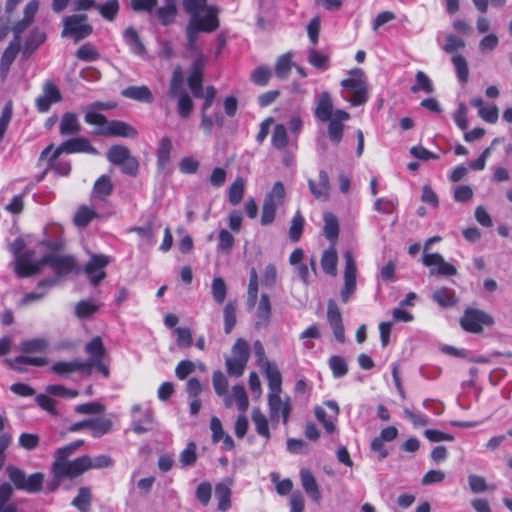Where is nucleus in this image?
<instances>
[{
    "instance_id": "obj_1",
    "label": "nucleus",
    "mask_w": 512,
    "mask_h": 512,
    "mask_svg": "<svg viewBox=\"0 0 512 512\" xmlns=\"http://www.w3.org/2000/svg\"><path fill=\"white\" fill-rule=\"evenodd\" d=\"M350 77L341 81L342 88L351 94L344 97L352 106H360L368 100V85L364 72L355 68L351 70Z\"/></svg>"
},
{
    "instance_id": "obj_2",
    "label": "nucleus",
    "mask_w": 512,
    "mask_h": 512,
    "mask_svg": "<svg viewBox=\"0 0 512 512\" xmlns=\"http://www.w3.org/2000/svg\"><path fill=\"white\" fill-rule=\"evenodd\" d=\"M88 17L85 14H73L66 16L62 20L63 38H72L75 43L87 38L93 32V28L87 23Z\"/></svg>"
},
{
    "instance_id": "obj_3",
    "label": "nucleus",
    "mask_w": 512,
    "mask_h": 512,
    "mask_svg": "<svg viewBox=\"0 0 512 512\" xmlns=\"http://www.w3.org/2000/svg\"><path fill=\"white\" fill-rule=\"evenodd\" d=\"M6 472L8 478L18 490H23L31 494L38 493L42 490L44 481V475L42 473L37 472L26 477L24 471L12 465L6 468Z\"/></svg>"
},
{
    "instance_id": "obj_4",
    "label": "nucleus",
    "mask_w": 512,
    "mask_h": 512,
    "mask_svg": "<svg viewBox=\"0 0 512 512\" xmlns=\"http://www.w3.org/2000/svg\"><path fill=\"white\" fill-rule=\"evenodd\" d=\"M285 198V188L282 182L277 181L274 183L271 191L267 193L264 198L262 213H261V224L269 225L271 224L276 215V211L279 206H281L284 202Z\"/></svg>"
},
{
    "instance_id": "obj_5",
    "label": "nucleus",
    "mask_w": 512,
    "mask_h": 512,
    "mask_svg": "<svg viewBox=\"0 0 512 512\" xmlns=\"http://www.w3.org/2000/svg\"><path fill=\"white\" fill-rule=\"evenodd\" d=\"M493 324L494 320L492 316L482 310L474 308H467L460 319L461 327L465 331L475 334L481 333L483 326H492Z\"/></svg>"
},
{
    "instance_id": "obj_6",
    "label": "nucleus",
    "mask_w": 512,
    "mask_h": 512,
    "mask_svg": "<svg viewBox=\"0 0 512 512\" xmlns=\"http://www.w3.org/2000/svg\"><path fill=\"white\" fill-rule=\"evenodd\" d=\"M88 455L80 456L72 461L53 463L52 470L58 479L76 478L88 471Z\"/></svg>"
},
{
    "instance_id": "obj_7",
    "label": "nucleus",
    "mask_w": 512,
    "mask_h": 512,
    "mask_svg": "<svg viewBox=\"0 0 512 512\" xmlns=\"http://www.w3.org/2000/svg\"><path fill=\"white\" fill-rule=\"evenodd\" d=\"M201 12H204L203 16H201L200 13L190 16L188 24L192 25L200 32L211 33L215 31L219 27L218 8L216 6L209 5Z\"/></svg>"
},
{
    "instance_id": "obj_8",
    "label": "nucleus",
    "mask_w": 512,
    "mask_h": 512,
    "mask_svg": "<svg viewBox=\"0 0 512 512\" xmlns=\"http://www.w3.org/2000/svg\"><path fill=\"white\" fill-rule=\"evenodd\" d=\"M94 134L106 137H123L134 139L138 136V131L132 125L124 121L107 120L105 124L95 128Z\"/></svg>"
},
{
    "instance_id": "obj_9",
    "label": "nucleus",
    "mask_w": 512,
    "mask_h": 512,
    "mask_svg": "<svg viewBox=\"0 0 512 512\" xmlns=\"http://www.w3.org/2000/svg\"><path fill=\"white\" fill-rule=\"evenodd\" d=\"M344 285L340 291L342 302L347 303L356 290V263L350 251L345 252Z\"/></svg>"
},
{
    "instance_id": "obj_10",
    "label": "nucleus",
    "mask_w": 512,
    "mask_h": 512,
    "mask_svg": "<svg viewBox=\"0 0 512 512\" xmlns=\"http://www.w3.org/2000/svg\"><path fill=\"white\" fill-rule=\"evenodd\" d=\"M42 266L48 265L59 278L72 272L75 259L69 255L49 253L41 258Z\"/></svg>"
},
{
    "instance_id": "obj_11",
    "label": "nucleus",
    "mask_w": 512,
    "mask_h": 512,
    "mask_svg": "<svg viewBox=\"0 0 512 512\" xmlns=\"http://www.w3.org/2000/svg\"><path fill=\"white\" fill-rule=\"evenodd\" d=\"M281 393L268 394L269 416L272 422H277L282 417L284 425L288 423L289 415L292 410L290 398L284 400L280 396Z\"/></svg>"
},
{
    "instance_id": "obj_12",
    "label": "nucleus",
    "mask_w": 512,
    "mask_h": 512,
    "mask_svg": "<svg viewBox=\"0 0 512 512\" xmlns=\"http://www.w3.org/2000/svg\"><path fill=\"white\" fill-rule=\"evenodd\" d=\"M422 263L424 266L433 267L429 271L430 275L454 276L457 274V269L446 262L439 253H423Z\"/></svg>"
},
{
    "instance_id": "obj_13",
    "label": "nucleus",
    "mask_w": 512,
    "mask_h": 512,
    "mask_svg": "<svg viewBox=\"0 0 512 512\" xmlns=\"http://www.w3.org/2000/svg\"><path fill=\"white\" fill-rule=\"evenodd\" d=\"M109 264V258L102 254H94L84 267V272L87 275L90 283L93 286L99 283L106 277L105 267Z\"/></svg>"
},
{
    "instance_id": "obj_14",
    "label": "nucleus",
    "mask_w": 512,
    "mask_h": 512,
    "mask_svg": "<svg viewBox=\"0 0 512 512\" xmlns=\"http://www.w3.org/2000/svg\"><path fill=\"white\" fill-rule=\"evenodd\" d=\"M34 255V251L27 250L24 251L22 255H18V257L14 260V270L15 273L19 277H30L39 273L43 266L41 263V259L33 262L32 257Z\"/></svg>"
},
{
    "instance_id": "obj_15",
    "label": "nucleus",
    "mask_w": 512,
    "mask_h": 512,
    "mask_svg": "<svg viewBox=\"0 0 512 512\" xmlns=\"http://www.w3.org/2000/svg\"><path fill=\"white\" fill-rule=\"evenodd\" d=\"M88 153L96 155L98 151L90 144L89 140L83 137L72 138L63 142L54 149L53 158H58L61 153Z\"/></svg>"
},
{
    "instance_id": "obj_16",
    "label": "nucleus",
    "mask_w": 512,
    "mask_h": 512,
    "mask_svg": "<svg viewBox=\"0 0 512 512\" xmlns=\"http://www.w3.org/2000/svg\"><path fill=\"white\" fill-rule=\"evenodd\" d=\"M61 100V94L55 84L50 81L45 82L43 85V93L35 100V105L39 112H47L53 103Z\"/></svg>"
},
{
    "instance_id": "obj_17",
    "label": "nucleus",
    "mask_w": 512,
    "mask_h": 512,
    "mask_svg": "<svg viewBox=\"0 0 512 512\" xmlns=\"http://www.w3.org/2000/svg\"><path fill=\"white\" fill-rule=\"evenodd\" d=\"M115 106L116 104L113 102L96 101L85 108L84 120L87 124L99 127L107 121L106 117L99 113V111L110 110Z\"/></svg>"
},
{
    "instance_id": "obj_18",
    "label": "nucleus",
    "mask_w": 512,
    "mask_h": 512,
    "mask_svg": "<svg viewBox=\"0 0 512 512\" xmlns=\"http://www.w3.org/2000/svg\"><path fill=\"white\" fill-rule=\"evenodd\" d=\"M327 321L331 329L333 330L335 339L340 343H344L345 332L342 321V315L339 308L337 307L336 303L333 300H330L328 302Z\"/></svg>"
},
{
    "instance_id": "obj_19",
    "label": "nucleus",
    "mask_w": 512,
    "mask_h": 512,
    "mask_svg": "<svg viewBox=\"0 0 512 512\" xmlns=\"http://www.w3.org/2000/svg\"><path fill=\"white\" fill-rule=\"evenodd\" d=\"M53 145H48L42 152L39 158V164L47 160L48 169L54 170L58 175L67 176L71 171V165L68 161L57 160L53 158Z\"/></svg>"
},
{
    "instance_id": "obj_20",
    "label": "nucleus",
    "mask_w": 512,
    "mask_h": 512,
    "mask_svg": "<svg viewBox=\"0 0 512 512\" xmlns=\"http://www.w3.org/2000/svg\"><path fill=\"white\" fill-rule=\"evenodd\" d=\"M308 186L311 194L317 200L327 201L329 199L331 186L328 173L325 170H320L318 183L309 179Z\"/></svg>"
},
{
    "instance_id": "obj_21",
    "label": "nucleus",
    "mask_w": 512,
    "mask_h": 512,
    "mask_svg": "<svg viewBox=\"0 0 512 512\" xmlns=\"http://www.w3.org/2000/svg\"><path fill=\"white\" fill-rule=\"evenodd\" d=\"M51 371L59 376H67L74 372H81L83 375L87 376L88 364H84V361L80 359L59 361L51 366Z\"/></svg>"
},
{
    "instance_id": "obj_22",
    "label": "nucleus",
    "mask_w": 512,
    "mask_h": 512,
    "mask_svg": "<svg viewBox=\"0 0 512 512\" xmlns=\"http://www.w3.org/2000/svg\"><path fill=\"white\" fill-rule=\"evenodd\" d=\"M233 480L226 478L222 482H219L215 486V496L218 501V510L226 511L231 507V486Z\"/></svg>"
},
{
    "instance_id": "obj_23",
    "label": "nucleus",
    "mask_w": 512,
    "mask_h": 512,
    "mask_svg": "<svg viewBox=\"0 0 512 512\" xmlns=\"http://www.w3.org/2000/svg\"><path fill=\"white\" fill-rule=\"evenodd\" d=\"M85 352L90 356L87 361H84V364H88L87 376L91 375L93 362H99V360H103L105 349L100 337H94L90 342H88L85 346Z\"/></svg>"
},
{
    "instance_id": "obj_24",
    "label": "nucleus",
    "mask_w": 512,
    "mask_h": 512,
    "mask_svg": "<svg viewBox=\"0 0 512 512\" xmlns=\"http://www.w3.org/2000/svg\"><path fill=\"white\" fill-rule=\"evenodd\" d=\"M46 40V34L39 28L30 31L24 43L22 54L24 58H29Z\"/></svg>"
},
{
    "instance_id": "obj_25",
    "label": "nucleus",
    "mask_w": 512,
    "mask_h": 512,
    "mask_svg": "<svg viewBox=\"0 0 512 512\" xmlns=\"http://www.w3.org/2000/svg\"><path fill=\"white\" fill-rule=\"evenodd\" d=\"M271 317V303L269 295L266 293L261 294L260 301L256 311L255 327L260 329L266 327L270 322Z\"/></svg>"
},
{
    "instance_id": "obj_26",
    "label": "nucleus",
    "mask_w": 512,
    "mask_h": 512,
    "mask_svg": "<svg viewBox=\"0 0 512 512\" xmlns=\"http://www.w3.org/2000/svg\"><path fill=\"white\" fill-rule=\"evenodd\" d=\"M262 369L264 370L268 381V387L270 390L269 394L281 393L282 376L277 366L270 362H265V367Z\"/></svg>"
},
{
    "instance_id": "obj_27",
    "label": "nucleus",
    "mask_w": 512,
    "mask_h": 512,
    "mask_svg": "<svg viewBox=\"0 0 512 512\" xmlns=\"http://www.w3.org/2000/svg\"><path fill=\"white\" fill-rule=\"evenodd\" d=\"M333 113V104L328 92H322L319 95L317 106L315 109V117L322 121L327 122L331 119Z\"/></svg>"
},
{
    "instance_id": "obj_28",
    "label": "nucleus",
    "mask_w": 512,
    "mask_h": 512,
    "mask_svg": "<svg viewBox=\"0 0 512 512\" xmlns=\"http://www.w3.org/2000/svg\"><path fill=\"white\" fill-rule=\"evenodd\" d=\"M300 478L305 492L313 501L319 502L321 499V493L313 474L308 469H302L300 471Z\"/></svg>"
},
{
    "instance_id": "obj_29",
    "label": "nucleus",
    "mask_w": 512,
    "mask_h": 512,
    "mask_svg": "<svg viewBox=\"0 0 512 512\" xmlns=\"http://www.w3.org/2000/svg\"><path fill=\"white\" fill-rule=\"evenodd\" d=\"M124 42L129 47V50L138 56H143L146 53V48L141 41L137 31L133 27H128L123 33Z\"/></svg>"
},
{
    "instance_id": "obj_30",
    "label": "nucleus",
    "mask_w": 512,
    "mask_h": 512,
    "mask_svg": "<svg viewBox=\"0 0 512 512\" xmlns=\"http://www.w3.org/2000/svg\"><path fill=\"white\" fill-rule=\"evenodd\" d=\"M177 16V2L164 1V5L157 8L156 17L163 26H169L175 22Z\"/></svg>"
},
{
    "instance_id": "obj_31",
    "label": "nucleus",
    "mask_w": 512,
    "mask_h": 512,
    "mask_svg": "<svg viewBox=\"0 0 512 512\" xmlns=\"http://www.w3.org/2000/svg\"><path fill=\"white\" fill-rule=\"evenodd\" d=\"M324 227L323 233L324 236L331 242V245L335 246L336 241L339 235V223L337 217L330 213L326 212L323 215Z\"/></svg>"
},
{
    "instance_id": "obj_32",
    "label": "nucleus",
    "mask_w": 512,
    "mask_h": 512,
    "mask_svg": "<svg viewBox=\"0 0 512 512\" xmlns=\"http://www.w3.org/2000/svg\"><path fill=\"white\" fill-rule=\"evenodd\" d=\"M122 95L128 99L139 102L151 103L153 95L147 86H129L122 91Z\"/></svg>"
},
{
    "instance_id": "obj_33",
    "label": "nucleus",
    "mask_w": 512,
    "mask_h": 512,
    "mask_svg": "<svg viewBox=\"0 0 512 512\" xmlns=\"http://www.w3.org/2000/svg\"><path fill=\"white\" fill-rule=\"evenodd\" d=\"M5 363L16 371H22L21 365H32L42 367L48 363L44 357L17 356L14 359H6Z\"/></svg>"
},
{
    "instance_id": "obj_34",
    "label": "nucleus",
    "mask_w": 512,
    "mask_h": 512,
    "mask_svg": "<svg viewBox=\"0 0 512 512\" xmlns=\"http://www.w3.org/2000/svg\"><path fill=\"white\" fill-rule=\"evenodd\" d=\"M432 299L443 308L453 307L457 303L454 290L446 287L436 289L432 294Z\"/></svg>"
},
{
    "instance_id": "obj_35",
    "label": "nucleus",
    "mask_w": 512,
    "mask_h": 512,
    "mask_svg": "<svg viewBox=\"0 0 512 512\" xmlns=\"http://www.w3.org/2000/svg\"><path fill=\"white\" fill-rule=\"evenodd\" d=\"M337 251L335 246L331 245L328 249L324 250L321 257V267L326 274L335 276L337 274Z\"/></svg>"
},
{
    "instance_id": "obj_36",
    "label": "nucleus",
    "mask_w": 512,
    "mask_h": 512,
    "mask_svg": "<svg viewBox=\"0 0 512 512\" xmlns=\"http://www.w3.org/2000/svg\"><path fill=\"white\" fill-rule=\"evenodd\" d=\"M80 130L81 126L76 114L68 112L62 116L59 126V131L61 135H74L79 133Z\"/></svg>"
},
{
    "instance_id": "obj_37",
    "label": "nucleus",
    "mask_w": 512,
    "mask_h": 512,
    "mask_svg": "<svg viewBox=\"0 0 512 512\" xmlns=\"http://www.w3.org/2000/svg\"><path fill=\"white\" fill-rule=\"evenodd\" d=\"M212 384L217 395L225 396L224 403L226 407L232 406V398L227 396L228 381L223 372L215 371L212 376Z\"/></svg>"
},
{
    "instance_id": "obj_38",
    "label": "nucleus",
    "mask_w": 512,
    "mask_h": 512,
    "mask_svg": "<svg viewBox=\"0 0 512 512\" xmlns=\"http://www.w3.org/2000/svg\"><path fill=\"white\" fill-rule=\"evenodd\" d=\"M20 50V43L11 41L9 45L4 50L1 62H0V70L2 74H6L12 63L14 62L18 52Z\"/></svg>"
},
{
    "instance_id": "obj_39",
    "label": "nucleus",
    "mask_w": 512,
    "mask_h": 512,
    "mask_svg": "<svg viewBox=\"0 0 512 512\" xmlns=\"http://www.w3.org/2000/svg\"><path fill=\"white\" fill-rule=\"evenodd\" d=\"M113 427V423L107 418H93L90 419L89 430L94 438H100L108 434Z\"/></svg>"
},
{
    "instance_id": "obj_40",
    "label": "nucleus",
    "mask_w": 512,
    "mask_h": 512,
    "mask_svg": "<svg viewBox=\"0 0 512 512\" xmlns=\"http://www.w3.org/2000/svg\"><path fill=\"white\" fill-rule=\"evenodd\" d=\"M13 488L9 483L0 485V512H17L15 503L10 502Z\"/></svg>"
},
{
    "instance_id": "obj_41",
    "label": "nucleus",
    "mask_w": 512,
    "mask_h": 512,
    "mask_svg": "<svg viewBox=\"0 0 512 512\" xmlns=\"http://www.w3.org/2000/svg\"><path fill=\"white\" fill-rule=\"evenodd\" d=\"M251 417L257 434L266 439H269L271 435L267 417L261 412L259 408H254L252 410Z\"/></svg>"
},
{
    "instance_id": "obj_42",
    "label": "nucleus",
    "mask_w": 512,
    "mask_h": 512,
    "mask_svg": "<svg viewBox=\"0 0 512 512\" xmlns=\"http://www.w3.org/2000/svg\"><path fill=\"white\" fill-rule=\"evenodd\" d=\"M171 149V140L168 137L162 138L157 150V164L159 169L164 170L167 167L170 161Z\"/></svg>"
},
{
    "instance_id": "obj_43",
    "label": "nucleus",
    "mask_w": 512,
    "mask_h": 512,
    "mask_svg": "<svg viewBox=\"0 0 512 512\" xmlns=\"http://www.w3.org/2000/svg\"><path fill=\"white\" fill-rule=\"evenodd\" d=\"M410 90L412 93L423 91L427 94H432L434 92V85L431 79L423 71H417L415 75V84Z\"/></svg>"
},
{
    "instance_id": "obj_44",
    "label": "nucleus",
    "mask_w": 512,
    "mask_h": 512,
    "mask_svg": "<svg viewBox=\"0 0 512 512\" xmlns=\"http://www.w3.org/2000/svg\"><path fill=\"white\" fill-rule=\"evenodd\" d=\"M84 444L83 440H77L75 442H72L68 445H65L61 448H58L54 454V462L53 463H59V462H67L69 461V457L75 453L82 445Z\"/></svg>"
},
{
    "instance_id": "obj_45",
    "label": "nucleus",
    "mask_w": 512,
    "mask_h": 512,
    "mask_svg": "<svg viewBox=\"0 0 512 512\" xmlns=\"http://www.w3.org/2000/svg\"><path fill=\"white\" fill-rule=\"evenodd\" d=\"M131 155L130 150L123 145H113L107 152V159L114 165H120Z\"/></svg>"
},
{
    "instance_id": "obj_46",
    "label": "nucleus",
    "mask_w": 512,
    "mask_h": 512,
    "mask_svg": "<svg viewBox=\"0 0 512 512\" xmlns=\"http://www.w3.org/2000/svg\"><path fill=\"white\" fill-rule=\"evenodd\" d=\"M291 68V53H285L277 59L274 72L279 79H286L290 74Z\"/></svg>"
},
{
    "instance_id": "obj_47",
    "label": "nucleus",
    "mask_w": 512,
    "mask_h": 512,
    "mask_svg": "<svg viewBox=\"0 0 512 512\" xmlns=\"http://www.w3.org/2000/svg\"><path fill=\"white\" fill-rule=\"evenodd\" d=\"M91 503V490L88 487H81L77 496L73 499L72 505L80 512H88Z\"/></svg>"
},
{
    "instance_id": "obj_48",
    "label": "nucleus",
    "mask_w": 512,
    "mask_h": 512,
    "mask_svg": "<svg viewBox=\"0 0 512 512\" xmlns=\"http://www.w3.org/2000/svg\"><path fill=\"white\" fill-rule=\"evenodd\" d=\"M305 219L300 211H297L293 216L289 228V238L292 242H298L301 238Z\"/></svg>"
},
{
    "instance_id": "obj_49",
    "label": "nucleus",
    "mask_w": 512,
    "mask_h": 512,
    "mask_svg": "<svg viewBox=\"0 0 512 512\" xmlns=\"http://www.w3.org/2000/svg\"><path fill=\"white\" fill-rule=\"evenodd\" d=\"M245 189V182L242 178H237L228 189V199L232 205H237L241 202Z\"/></svg>"
},
{
    "instance_id": "obj_50",
    "label": "nucleus",
    "mask_w": 512,
    "mask_h": 512,
    "mask_svg": "<svg viewBox=\"0 0 512 512\" xmlns=\"http://www.w3.org/2000/svg\"><path fill=\"white\" fill-rule=\"evenodd\" d=\"M224 314V331L226 334L231 333L236 324V302L229 301L223 310Z\"/></svg>"
},
{
    "instance_id": "obj_51",
    "label": "nucleus",
    "mask_w": 512,
    "mask_h": 512,
    "mask_svg": "<svg viewBox=\"0 0 512 512\" xmlns=\"http://www.w3.org/2000/svg\"><path fill=\"white\" fill-rule=\"evenodd\" d=\"M271 143L278 150L284 149L288 144L287 130L283 124H277L274 127Z\"/></svg>"
},
{
    "instance_id": "obj_52",
    "label": "nucleus",
    "mask_w": 512,
    "mask_h": 512,
    "mask_svg": "<svg viewBox=\"0 0 512 512\" xmlns=\"http://www.w3.org/2000/svg\"><path fill=\"white\" fill-rule=\"evenodd\" d=\"M182 93H187L184 89V80L181 72L177 69L173 72V75L169 84L168 94L171 98L179 97Z\"/></svg>"
},
{
    "instance_id": "obj_53",
    "label": "nucleus",
    "mask_w": 512,
    "mask_h": 512,
    "mask_svg": "<svg viewBox=\"0 0 512 512\" xmlns=\"http://www.w3.org/2000/svg\"><path fill=\"white\" fill-rule=\"evenodd\" d=\"M468 485L470 490L475 493H483L488 490H494V485H488L485 478L480 475L471 474L468 476Z\"/></svg>"
},
{
    "instance_id": "obj_54",
    "label": "nucleus",
    "mask_w": 512,
    "mask_h": 512,
    "mask_svg": "<svg viewBox=\"0 0 512 512\" xmlns=\"http://www.w3.org/2000/svg\"><path fill=\"white\" fill-rule=\"evenodd\" d=\"M452 63L456 70L459 81L466 83L469 77V70L466 59L461 54H455L452 57Z\"/></svg>"
},
{
    "instance_id": "obj_55",
    "label": "nucleus",
    "mask_w": 512,
    "mask_h": 512,
    "mask_svg": "<svg viewBox=\"0 0 512 512\" xmlns=\"http://www.w3.org/2000/svg\"><path fill=\"white\" fill-rule=\"evenodd\" d=\"M99 310V305L88 301L82 300L75 305V315L79 319H84L92 316Z\"/></svg>"
},
{
    "instance_id": "obj_56",
    "label": "nucleus",
    "mask_w": 512,
    "mask_h": 512,
    "mask_svg": "<svg viewBox=\"0 0 512 512\" xmlns=\"http://www.w3.org/2000/svg\"><path fill=\"white\" fill-rule=\"evenodd\" d=\"M272 71L268 66L262 65L251 73V81L258 86H266L271 78Z\"/></svg>"
},
{
    "instance_id": "obj_57",
    "label": "nucleus",
    "mask_w": 512,
    "mask_h": 512,
    "mask_svg": "<svg viewBox=\"0 0 512 512\" xmlns=\"http://www.w3.org/2000/svg\"><path fill=\"white\" fill-rule=\"evenodd\" d=\"M113 191V185L108 176L102 175L94 184V193L100 199L109 196Z\"/></svg>"
},
{
    "instance_id": "obj_58",
    "label": "nucleus",
    "mask_w": 512,
    "mask_h": 512,
    "mask_svg": "<svg viewBox=\"0 0 512 512\" xmlns=\"http://www.w3.org/2000/svg\"><path fill=\"white\" fill-rule=\"evenodd\" d=\"M96 216L97 214L93 209L87 206H81L75 213L74 223L78 227H86Z\"/></svg>"
},
{
    "instance_id": "obj_59",
    "label": "nucleus",
    "mask_w": 512,
    "mask_h": 512,
    "mask_svg": "<svg viewBox=\"0 0 512 512\" xmlns=\"http://www.w3.org/2000/svg\"><path fill=\"white\" fill-rule=\"evenodd\" d=\"M48 346V342L43 338H35L23 341L20 350L23 353H37L44 351Z\"/></svg>"
},
{
    "instance_id": "obj_60",
    "label": "nucleus",
    "mask_w": 512,
    "mask_h": 512,
    "mask_svg": "<svg viewBox=\"0 0 512 512\" xmlns=\"http://www.w3.org/2000/svg\"><path fill=\"white\" fill-rule=\"evenodd\" d=\"M211 290L214 301L222 304L227 294V287L223 278L215 277L212 281Z\"/></svg>"
},
{
    "instance_id": "obj_61",
    "label": "nucleus",
    "mask_w": 512,
    "mask_h": 512,
    "mask_svg": "<svg viewBox=\"0 0 512 512\" xmlns=\"http://www.w3.org/2000/svg\"><path fill=\"white\" fill-rule=\"evenodd\" d=\"M96 9L102 17L112 21L119 11V3L117 0H108L103 4L96 5Z\"/></svg>"
},
{
    "instance_id": "obj_62",
    "label": "nucleus",
    "mask_w": 512,
    "mask_h": 512,
    "mask_svg": "<svg viewBox=\"0 0 512 512\" xmlns=\"http://www.w3.org/2000/svg\"><path fill=\"white\" fill-rule=\"evenodd\" d=\"M189 88L196 98L203 96L202 87V72L200 70H193L188 77Z\"/></svg>"
},
{
    "instance_id": "obj_63",
    "label": "nucleus",
    "mask_w": 512,
    "mask_h": 512,
    "mask_svg": "<svg viewBox=\"0 0 512 512\" xmlns=\"http://www.w3.org/2000/svg\"><path fill=\"white\" fill-rule=\"evenodd\" d=\"M232 397L234 398L238 409L245 413L249 406L246 390L242 385H235L232 387Z\"/></svg>"
},
{
    "instance_id": "obj_64",
    "label": "nucleus",
    "mask_w": 512,
    "mask_h": 512,
    "mask_svg": "<svg viewBox=\"0 0 512 512\" xmlns=\"http://www.w3.org/2000/svg\"><path fill=\"white\" fill-rule=\"evenodd\" d=\"M76 57L82 61H96L100 58V54L90 43L82 45L76 52Z\"/></svg>"
}]
</instances>
